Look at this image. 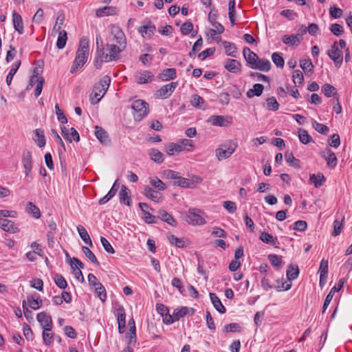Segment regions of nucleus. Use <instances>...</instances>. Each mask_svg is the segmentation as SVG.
I'll list each match as a JSON object with an SVG mask.
<instances>
[{"mask_svg":"<svg viewBox=\"0 0 352 352\" xmlns=\"http://www.w3.org/2000/svg\"><path fill=\"white\" fill-rule=\"evenodd\" d=\"M89 54V42L86 38H81L76 55L71 67L70 72L74 74L86 63Z\"/></svg>","mask_w":352,"mask_h":352,"instance_id":"f257e3e1","label":"nucleus"},{"mask_svg":"<svg viewBox=\"0 0 352 352\" xmlns=\"http://www.w3.org/2000/svg\"><path fill=\"white\" fill-rule=\"evenodd\" d=\"M111 82V78L109 76H104L98 83H96L93 89L94 96H90V100L92 104H96L101 100L106 94Z\"/></svg>","mask_w":352,"mask_h":352,"instance_id":"f03ea898","label":"nucleus"},{"mask_svg":"<svg viewBox=\"0 0 352 352\" xmlns=\"http://www.w3.org/2000/svg\"><path fill=\"white\" fill-rule=\"evenodd\" d=\"M339 46L344 49L346 46V43L344 40L340 39L339 42L335 41L331 46V50L327 52L329 58L333 61L335 65L339 67L343 60V53L342 50L339 49Z\"/></svg>","mask_w":352,"mask_h":352,"instance_id":"7ed1b4c3","label":"nucleus"},{"mask_svg":"<svg viewBox=\"0 0 352 352\" xmlns=\"http://www.w3.org/2000/svg\"><path fill=\"white\" fill-rule=\"evenodd\" d=\"M237 144L232 141H230L221 144L215 150V155L218 160L221 161L230 157L235 151Z\"/></svg>","mask_w":352,"mask_h":352,"instance_id":"20e7f679","label":"nucleus"},{"mask_svg":"<svg viewBox=\"0 0 352 352\" xmlns=\"http://www.w3.org/2000/svg\"><path fill=\"white\" fill-rule=\"evenodd\" d=\"M131 109L134 111L133 116L135 120H141L148 113V104L142 100L133 102Z\"/></svg>","mask_w":352,"mask_h":352,"instance_id":"39448f33","label":"nucleus"},{"mask_svg":"<svg viewBox=\"0 0 352 352\" xmlns=\"http://www.w3.org/2000/svg\"><path fill=\"white\" fill-rule=\"evenodd\" d=\"M203 181V179L197 175H191L189 178H184L178 174V179L173 182L174 186H180L185 188H193L195 186Z\"/></svg>","mask_w":352,"mask_h":352,"instance_id":"423d86ee","label":"nucleus"},{"mask_svg":"<svg viewBox=\"0 0 352 352\" xmlns=\"http://www.w3.org/2000/svg\"><path fill=\"white\" fill-rule=\"evenodd\" d=\"M199 210L195 208H190L186 216V221L190 224L193 225H204L206 223L205 219L199 214Z\"/></svg>","mask_w":352,"mask_h":352,"instance_id":"0eeeda50","label":"nucleus"},{"mask_svg":"<svg viewBox=\"0 0 352 352\" xmlns=\"http://www.w3.org/2000/svg\"><path fill=\"white\" fill-rule=\"evenodd\" d=\"M208 121L214 126L223 127H227L232 124V117L223 116H212Z\"/></svg>","mask_w":352,"mask_h":352,"instance_id":"6e6552de","label":"nucleus"},{"mask_svg":"<svg viewBox=\"0 0 352 352\" xmlns=\"http://www.w3.org/2000/svg\"><path fill=\"white\" fill-rule=\"evenodd\" d=\"M21 163L25 168V175L26 177H28L32 169V157L30 151L23 150L22 151Z\"/></svg>","mask_w":352,"mask_h":352,"instance_id":"1a4fd4ad","label":"nucleus"},{"mask_svg":"<svg viewBox=\"0 0 352 352\" xmlns=\"http://www.w3.org/2000/svg\"><path fill=\"white\" fill-rule=\"evenodd\" d=\"M177 86V82H172L162 86L155 94L157 98H167L175 91Z\"/></svg>","mask_w":352,"mask_h":352,"instance_id":"9d476101","label":"nucleus"},{"mask_svg":"<svg viewBox=\"0 0 352 352\" xmlns=\"http://www.w3.org/2000/svg\"><path fill=\"white\" fill-rule=\"evenodd\" d=\"M107 48L109 53L105 55L106 62H109L113 60H118L120 57V53L124 50L120 45L118 46L115 44H107Z\"/></svg>","mask_w":352,"mask_h":352,"instance_id":"9b49d317","label":"nucleus"},{"mask_svg":"<svg viewBox=\"0 0 352 352\" xmlns=\"http://www.w3.org/2000/svg\"><path fill=\"white\" fill-rule=\"evenodd\" d=\"M322 157L325 159L329 168H334L338 162L336 154L329 148H326L322 153Z\"/></svg>","mask_w":352,"mask_h":352,"instance_id":"f8f14e48","label":"nucleus"},{"mask_svg":"<svg viewBox=\"0 0 352 352\" xmlns=\"http://www.w3.org/2000/svg\"><path fill=\"white\" fill-rule=\"evenodd\" d=\"M344 281H345V279L344 278H340L338 283V285L331 288V291L327 294V296L324 300L323 307H322L323 311H324L325 309L328 307L330 302L331 301V300L333 298V296H334V294L336 292H339L342 288Z\"/></svg>","mask_w":352,"mask_h":352,"instance_id":"ddd939ff","label":"nucleus"},{"mask_svg":"<svg viewBox=\"0 0 352 352\" xmlns=\"http://www.w3.org/2000/svg\"><path fill=\"white\" fill-rule=\"evenodd\" d=\"M111 34L113 36L112 41L116 42L122 49H124L126 45V40L122 30L118 28H116L112 30Z\"/></svg>","mask_w":352,"mask_h":352,"instance_id":"4468645a","label":"nucleus"},{"mask_svg":"<svg viewBox=\"0 0 352 352\" xmlns=\"http://www.w3.org/2000/svg\"><path fill=\"white\" fill-rule=\"evenodd\" d=\"M156 30V27L150 21H147L145 25L140 27L138 32L145 38H151Z\"/></svg>","mask_w":352,"mask_h":352,"instance_id":"2eb2a0df","label":"nucleus"},{"mask_svg":"<svg viewBox=\"0 0 352 352\" xmlns=\"http://www.w3.org/2000/svg\"><path fill=\"white\" fill-rule=\"evenodd\" d=\"M36 318L41 323L43 330H51L52 321L50 316L47 315L44 312H41L37 314Z\"/></svg>","mask_w":352,"mask_h":352,"instance_id":"dca6fc26","label":"nucleus"},{"mask_svg":"<svg viewBox=\"0 0 352 352\" xmlns=\"http://www.w3.org/2000/svg\"><path fill=\"white\" fill-rule=\"evenodd\" d=\"M120 202L128 206L131 205V190L124 185H122L119 192Z\"/></svg>","mask_w":352,"mask_h":352,"instance_id":"f3484780","label":"nucleus"},{"mask_svg":"<svg viewBox=\"0 0 352 352\" xmlns=\"http://www.w3.org/2000/svg\"><path fill=\"white\" fill-rule=\"evenodd\" d=\"M0 228L10 233H16L19 231L18 228L12 221L2 218H0Z\"/></svg>","mask_w":352,"mask_h":352,"instance_id":"a211bd4d","label":"nucleus"},{"mask_svg":"<svg viewBox=\"0 0 352 352\" xmlns=\"http://www.w3.org/2000/svg\"><path fill=\"white\" fill-rule=\"evenodd\" d=\"M271 63L268 59L266 58H259L258 57V60H256L255 65L252 66V69H258L262 72H267L271 69Z\"/></svg>","mask_w":352,"mask_h":352,"instance_id":"6ab92c4d","label":"nucleus"},{"mask_svg":"<svg viewBox=\"0 0 352 352\" xmlns=\"http://www.w3.org/2000/svg\"><path fill=\"white\" fill-rule=\"evenodd\" d=\"M117 318V324L118 330H121L122 329L125 328L126 327V314L124 309L122 307H119L115 314Z\"/></svg>","mask_w":352,"mask_h":352,"instance_id":"aec40b11","label":"nucleus"},{"mask_svg":"<svg viewBox=\"0 0 352 352\" xmlns=\"http://www.w3.org/2000/svg\"><path fill=\"white\" fill-rule=\"evenodd\" d=\"M118 188L119 184L118 180L117 179L115 181L114 184H113L111 188L108 192V193L99 200L98 204L100 205H103L108 202L112 197H113L116 195Z\"/></svg>","mask_w":352,"mask_h":352,"instance_id":"412c9836","label":"nucleus"},{"mask_svg":"<svg viewBox=\"0 0 352 352\" xmlns=\"http://www.w3.org/2000/svg\"><path fill=\"white\" fill-rule=\"evenodd\" d=\"M157 78L162 81L173 80L176 78V69L175 68H168L164 69Z\"/></svg>","mask_w":352,"mask_h":352,"instance_id":"4be33fe9","label":"nucleus"},{"mask_svg":"<svg viewBox=\"0 0 352 352\" xmlns=\"http://www.w3.org/2000/svg\"><path fill=\"white\" fill-rule=\"evenodd\" d=\"M243 54L245 60L252 68V66L255 65L256 60H258V55L256 53L251 51L250 49L247 47H244L243 50Z\"/></svg>","mask_w":352,"mask_h":352,"instance_id":"5701e85b","label":"nucleus"},{"mask_svg":"<svg viewBox=\"0 0 352 352\" xmlns=\"http://www.w3.org/2000/svg\"><path fill=\"white\" fill-rule=\"evenodd\" d=\"M12 23L14 28L20 34L23 32V25L21 16L16 11L12 12Z\"/></svg>","mask_w":352,"mask_h":352,"instance_id":"b1692460","label":"nucleus"},{"mask_svg":"<svg viewBox=\"0 0 352 352\" xmlns=\"http://www.w3.org/2000/svg\"><path fill=\"white\" fill-rule=\"evenodd\" d=\"M309 181L311 184H313L314 186L317 188L321 187L326 181V178L324 177L322 173L311 174L309 176Z\"/></svg>","mask_w":352,"mask_h":352,"instance_id":"393cba45","label":"nucleus"},{"mask_svg":"<svg viewBox=\"0 0 352 352\" xmlns=\"http://www.w3.org/2000/svg\"><path fill=\"white\" fill-rule=\"evenodd\" d=\"M301 40L302 38H300L298 34L285 35L282 38L283 42L289 46H297L300 43Z\"/></svg>","mask_w":352,"mask_h":352,"instance_id":"a878e982","label":"nucleus"},{"mask_svg":"<svg viewBox=\"0 0 352 352\" xmlns=\"http://www.w3.org/2000/svg\"><path fill=\"white\" fill-rule=\"evenodd\" d=\"M190 311H191V314H192L193 309L188 308L187 307H182L179 309H175L173 312V317L174 318L175 321H177L180 318L188 314Z\"/></svg>","mask_w":352,"mask_h":352,"instance_id":"bb28decb","label":"nucleus"},{"mask_svg":"<svg viewBox=\"0 0 352 352\" xmlns=\"http://www.w3.org/2000/svg\"><path fill=\"white\" fill-rule=\"evenodd\" d=\"M224 67L228 72L236 73L241 69V63L235 59H228Z\"/></svg>","mask_w":352,"mask_h":352,"instance_id":"cd10ccee","label":"nucleus"},{"mask_svg":"<svg viewBox=\"0 0 352 352\" xmlns=\"http://www.w3.org/2000/svg\"><path fill=\"white\" fill-rule=\"evenodd\" d=\"M158 214L162 221L166 222L168 224L172 226H177V222L175 219L170 214L168 213L166 210H160L158 211Z\"/></svg>","mask_w":352,"mask_h":352,"instance_id":"c85d7f7f","label":"nucleus"},{"mask_svg":"<svg viewBox=\"0 0 352 352\" xmlns=\"http://www.w3.org/2000/svg\"><path fill=\"white\" fill-rule=\"evenodd\" d=\"M116 14V8L113 6H105L102 8L97 9L96 11V15L98 17H102L104 16H112Z\"/></svg>","mask_w":352,"mask_h":352,"instance_id":"c756f323","label":"nucleus"},{"mask_svg":"<svg viewBox=\"0 0 352 352\" xmlns=\"http://www.w3.org/2000/svg\"><path fill=\"white\" fill-rule=\"evenodd\" d=\"M210 300L214 308L221 314L226 312V308L222 305L221 300L214 293H210Z\"/></svg>","mask_w":352,"mask_h":352,"instance_id":"7c9ffc66","label":"nucleus"},{"mask_svg":"<svg viewBox=\"0 0 352 352\" xmlns=\"http://www.w3.org/2000/svg\"><path fill=\"white\" fill-rule=\"evenodd\" d=\"M95 129L96 137L100 142L107 144L110 142L108 138L107 132L102 127L96 126Z\"/></svg>","mask_w":352,"mask_h":352,"instance_id":"2f4dec72","label":"nucleus"},{"mask_svg":"<svg viewBox=\"0 0 352 352\" xmlns=\"http://www.w3.org/2000/svg\"><path fill=\"white\" fill-rule=\"evenodd\" d=\"M264 87L263 85L256 83L253 85L252 89H250L247 91V97L249 98H252L253 96H260L263 91Z\"/></svg>","mask_w":352,"mask_h":352,"instance_id":"473e14b6","label":"nucleus"},{"mask_svg":"<svg viewBox=\"0 0 352 352\" xmlns=\"http://www.w3.org/2000/svg\"><path fill=\"white\" fill-rule=\"evenodd\" d=\"M299 275V269L298 265L290 264L287 270V277L288 280L292 281L298 278Z\"/></svg>","mask_w":352,"mask_h":352,"instance_id":"72a5a7b5","label":"nucleus"},{"mask_svg":"<svg viewBox=\"0 0 352 352\" xmlns=\"http://www.w3.org/2000/svg\"><path fill=\"white\" fill-rule=\"evenodd\" d=\"M77 230L80 238L84 241V242L91 247L93 243L86 229L82 226L78 225L77 226Z\"/></svg>","mask_w":352,"mask_h":352,"instance_id":"f704fd0d","label":"nucleus"},{"mask_svg":"<svg viewBox=\"0 0 352 352\" xmlns=\"http://www.w3.org/2000/svg\"><path fill=\"white\" fill-rule=\"evenodd\" d=\"M285 158L286 162L292 167L295 168H300V161L296 159L292 153L286 152L285 153Z\"/></svg>","mask_w":352,"mask_h":352,"instance_id":"c9c22d12","label":"nucleus"},{"mask_svg":"<svg viewBox=\"0 0 352 352\" xmlns=\"http://www.w3.org/2000/svg\"><path fill=\"white\" fill-rule=\"evenodd\" d=\"M151 159L157 164H161L164 161V155L156 148H151L149 151Z\"/></svg>","mask_w":352,"mask_h":352,"instance_id":"e433bc0d","label":"nucleus"},{"mask_svg":"<svg viewBox=\"0 0 352 352\" xmlns=\"http://www.w3.org/2000/svg\"><path fill=\"white\" fill-rule=\"evenodd\" d=\"M322 91L327 97L333 96V98L338 97L336 89L330 84L325 83L322 87Z\"/></svg>","mask_w":352,"mask_h":352,"instance_id":"4c0bfd02","label":"nucleus"},{"mask_svg":"<svg viewBox=\"0 0 352 352\" xmlns=\"http://www.w3.org/2000/svg\"><path fill=\"white\" fill-rule=\"evenodd\" d=\"M21 64V61L19 60L12 65V68L10 69L8 74L6 76V84L8 85H10L12 78L14 74L16 73L17 70L19 69Z\"/></svg>","mask_w":352,"mask_h":352,"instance_id":"58836bf2","label":"nucleus"},{"mask_svg":"<svg viewBox=\"0 0 352 352\" xmlns=\"http://www.w3.org/2000/svg\"><path fill=\"white\" fill-rule=\"evenodd\" d=\"M65 21V14L64 12L62 11H60L58 12V16L56 18V21L55 23V25L53 28L52 32L57 33V32L62 31V25H63Z\"/></svg>","mask_w":352,"mask_h":352,"instance_id":"ea45409f","label":"nucleus"},{"mask_svg":"<svg viewBox=\"0 0 352 352\" xmlns=\"http://www.w3.org/2000/svg\"><path fill=\"white\" fill-rule=\"evenodd\" d=\"M165 151L169 155H173L175 153H179L182 151V146L179 144L169 143L166 146Z\"/></svg>","mask_w":352,"mask_h":352,"instance_id":"a19ab883","label":"nucleus"},{"mask_svg":"<svg viewBox=\"0 0 352 352\" xmlns=\"http://www.w3.org/2000/svg\"><path fill=\"white\" fill-rule=\"evenodd\" d=\"M58 32V36L56 42L58 49H63L67 41V34L65 30H62Z\"/></svg>","mask_w":352,"mask_h":352,"instance_id":"79ce46f5","label":"nucleus"},{"mask_svg":"<svg viewBox=\"0 0 352 352\" xmlns=\"http://www.w3.org/2000/svg\"><path fill=\"white\" fill-rule=\"evenodd\" d=\"M223 45L226 49V53L228 56L236 57V47L234 43L228 41H223Z\"/></svg>","mask_w":352,"mask_h":352,"instance_id":"37998d69","label":"nucleus"},{"mask_svg":"<svg viewBox=\"0 0 352 352\" xmlns=\"http://www.w3.org/2000/svg\"><path fill=\"white\" fill-rule=\"evenodd\" d=\"M34 133H35V135H36V136L37 138V139L35 140V142H36V144L40 148L43 147L45 145V144H46L44 131L42 129H36L34 131Z\"/></svg>","mask_w":352,"mask_h":352,"instance_id":"c03bdc74","label":"nucleus"},{"mask_svg":"<svg viewBox=\"0 0 352 352\" xmlns=\"http://www.w3.org/2000/svg\"><path fill=\"white\" fill-rule=\"evenodd\" d=\"M260 240H261L263 243L266 244H276L278 241V239L276 237H274L272 235L268 234L267 232H263L261 233L259 236Z\"/></svg>","mask_w":352,"mask_h":352,"instance_id":"a18cd8bd","label":"nucleus"},{"mask_svg":"<svg viewBox=\"0 0 352 352\" xmlns=\"http://www.w3.org/2000/svg\"><path fill=\"white\" fill-rule=\"evenodd\" d=\"M153 78V74L149 71H144L141 73L140 76L138 77L137 82L139 84H146L149 81H151Z\"/></svg>","mask_w":352,"mask_h":352,"instance_id":"49530a36","label":"nucleus"},{"mask_svg":"<svg viewBox=\"0 0 352 352\" xmlns=\"http://www.w3.org/2000/svg\"><path fill=\"white\" fill-rule=\"evenodd\" d=\"M82 250L84 254L91 261V263L96 265L97 266L100 265V263L98 261L96 256L89 248L82 246Z\"/></svg>","mask_w":352,"mask_h":352,"instance_id":"de8ad7c7","label":"nucleus"},{"mask_svg":"<svg viewBox=\"0 0 352 352\" xmlns=\"http://www.w3.org/2000/svg\"><path fill=\"white\" fill-rule=\"evenodd\" d=\"M26 209L28 212L31 213L34 218L38 219L41 217V212L39 208L32 202L30 201L28 203Z\"/></svg>","mask_w":352,"mask_h":352,"instance_id":"09e8293b","label":"nucleus"},{"mask_svg":"<svg viewBox=\"0 0 352 352\" xmlns=\"http://www.w3.org/2000/svg\"><path fill=\"white\" fill-rule=\"evenodd\" d=\"M312 126L316 131L322 135H327L329 131V129L327 126L320 124L316 120L312 121Z\"/></svg>","mask_w":352,"mask_h":352,"instance_id":"8fccbe9b","label":"nucleus"},{"mask_svg":"<svg viewBox=\"0 0 352 352\" xmlns=\"http://www.w3.org/2000/svg\"><path fill=\"white\" fill-rule=\"evenodd\" d=\"M144 195L148 199L155 202H159L160 198L157 197V192L149 186H146L144 190Z\"/></svg>","mask_w":352,"mask_h":352,"instance_id":"3c124183","label":"nucleus"},{"mask_svg":"<svg viewBox=\"0 0 352 352\" xmlns=\"http://www.w3.org/2000/svg\"><path fill=\"white\" fill-rule=\"evenodd\" d=\"M298 137L300 141L304 144H307L312 140V138L308 134L307 131L303 129L298 130Z\"/></svg>","mask_w":352,"mask_h":352,"instance_id":"603ef678","label":"nucleus"},{"mask_svg":"<svg viewBox=\"0 0 352 352\" xmlns=\"http://www.w3.org/2000/svg\"><path fill=\"white\" fill-rule=\"evenodd\" d=\"M150 184L159 190H164L166 188V184L157 177H151Z\"/></svg>","mask_w":352,"mask_h":352,"instance_id":"864d4df0","label":"nucleus"},{"mask_svg":"<svg viewBox=\"0 0 352 352\" xmlns=\"http://www.w3.org/2000/svg\"><path fill=\"white\" fill-rule=\"evenodd\" d=\"M27 301L30 307L33 309H38L42 305V300L39 297L35 299L33 296H28Z\"/></svg>","mask_w":352,"mask_h":352,"instance_id":"5fc2aeb1","label":"nucleus"},{"mask_svg":"<svg viewBox=\"0 0 352 352\" xmlns=\"http://www.w3.org/2000/svg\"><path fill=\"white\" fill-rule=\"evenodd\" d=\"M127 346H135L137 342L136 331L127 332L125 336Z\"/></svg>","mask_w":352,"mask_h":352,"instance_id":"6e6d98bb","label":"nucleus"},{"mask_svg":"<svg viewBox=\"0 0 352 352\" xmlns=\"http://www.w3.org/2000/svg\"><path fill=\"white\" fill-rule=\"evenodd\" d=\"M293 81L296 85H300L304 81V76L302 72L299 69H296L293 72Z\"/></svg>","mask_w":352,"mask_h":352,"instance_id":"4d7b16f0","label":"nucleus"},{"mask_svg":"<svg viewBox=\"0 0 352 352\" xmlns=\"http://www.w3.org/2000/svg\"><path fill=\"white\" fill-rule=\"evenodd\" d=\"M54 282L56 285L60 288V289H65L67 287V283L65 278L63 276V275L60 274H56L54 276Z\"/></svg>","mask_w":352,"mask_h":352,"instance_id":"13d9d810","label":"nucleus"},{"mask_svg":"<svg viewBox=\"0 0 352 352\" xmlns=\"http://www.w3.org/2000/svg\"><path fill=\"white\" fill-rule=\"evenodd\" d=\"M95 291L99 297V298L102 301L106 300L107 294L106 289L102 285V283H99L97 285V287H95Z\"/></svg>","mask_w":352,"mask_h":352,"instance_id":"bf43d9fd","label":"nucleus"},{"mask_svg":"<svg viewBox=\"0 0 352 352\" xmlns=\"http://www.w3.org/2000/svg\"><path fill=\"white\" fill-rule=\"evenodd\" d=\"M300 66L305 73L307 72H311L314 68V65L309 58L301 60L300 62Z\"/></svg>","mask_w":352,"mask_h":352,"instance_id":"052dcab7","label":"nucleus"},{"mask_svg":"<svg viewBox=\"0 0 352 352\" xmlns=\"http://www.w3.org/2000/svg\"><path fill=\"white\" fill-rule=\"evenodd\" d=\"M268 259L270 261L272 265L277 268H279L283 263L281 256H279L276 254H270L268 256Z\"/></svg>","mask_w":352,"mask_h":352,"instance_id":"680f3d73","label":"nucleus"},{"mask_svg":"<svg viewBox=\"0 0 352 352\" xmlns=\"http://www.w3.org/2000/svg\"><path fill=\"white\" fill-rule=\"evenodd\" d=\"M279 104L274 97H271L267 99V109L270 111H277Z\"/></svg>","mask_w":352,"mask_h":352,"instance_id":"e2e57ef3","label":"nucleus"},{"mask_svg":"<svg viewBox=\"0 0 352 352\" xmlns=\"http://www.w3.org/2000/svg\"><path fill=\"white\" fill-rule=\"evenodd\" d=\"M169 242L177 248H184L185 244L182 239L177 238L173 234L168 236Z\"/></svg>","mask_w":352,"mask_h":352,"instance_id":"0e129e2a","label":"nucleus"},{"mask_svg":"<svg viewBox=\"0 0 352 352\" xmlns=\"http://www.w3.org/2000/svg\"><path fill=\"white\" fill-rule=\"evenodd\" d=\"M272 60L278 67H283L285 61L280 54L277 52L273 53L272 55Z\"/></svg>","mask_w":352,"mask_h":352,"instance_id":"69168bd1","label":"nucleus"},{"mask_svg":"<svg viewBox=\"0 0 352 352\" xmlns=\"http://www.w3.org/2000/svg\"><path fill=\"white\" fill-rule=\"evenodd\" d=\"M330 31L334 35L339 36H341L344 33V28L341 25H340L338 23H334L331 25Z\"/></svg>","mask_w":352,"mask_h":352,"instance_id":"338daca9","label":"nucleus"},{"mask_svg":"<svg viewBox=\"0 0 352 352\" xmlns=\"http://www.w3.org/2000/svg\"><path fill=\"white\" fill-rule=\"evenodd\" d=\"M193 30V24L190 21L184 23L180 28L181 32L184 35L189 34Z\"/></svg>","mask_w":352,"mask_h":352,"instance_id":"774afa93","label":"nucleus"}]
</instances>
